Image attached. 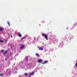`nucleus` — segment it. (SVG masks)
<instances>
[{"label":"nucleus","instance_id":"f257e3e1","mask_svg":"<svg viewBox=\"0 0 77 77\" xmlns=\"http://www.w3.org/2000/svg\"><path fill=\"white\" fill-rule=\"evenodd\" d=\"M42 36L44 37H45L46 40H48V36H47V34L43 33L42 34Z\"/></svg>","mask_w":77,"mask_h":77},{"label":"nucleus","instance_id":"f03ea898","mask_svg":"<svg viewBox=\"0 0 77 77\" xmlns=\"http://www.w3.org/2000/svg\"><path fill=\"white\" fill-rule=\"evenodd\" d=\"M42 59H38L37 61V62L38 63H41V62H42Z\"/></svg>","mask_w":77,"mask_h":77},{"label":"nucleus","instance_id":"7ed1b4c3","mask_svg":"<svg viewBox=\"0 0 77 77\" xmlns=\"http://www.w3.org/2000/svg\"><path fill=\"white\" fill-rule=\"evenodd\" d=\"M48 61H47V60H46L44 62V63H42V64H45L46 63H48Z\"/></svg>","mask_w":77,"mask_h":77},{"label":"nucleus","instance_id":"20e7f679","mask_svg":"<svg viewBox=\"0 0 77 77\" xmlns=\"http://www.w3.org/2000/svg\"><path fill=\"white\" fill-rule=\"evenodd\" d=\"M18 35L20 38H21L22 37V36L21 35V34L20 33H18Z\"/></svg>","mask_w":77,"mask_h":77},{"label":"nucleus","instance_id":"39448f33","mask_svg":"<svg viewBox=\"0 0 77 77\" xmlns=\"http://www.w3.org/2000/svg\"><path fill=\"white\" fill-rule=\"evenodd\" d=\"M34 74V72H33L32 73H31L29 75V76L28 77H31V75H33Z\"/></svg>","mask_w":77,"mask_h":77},{"label":"nucleus","instance_id":"423d86ee","mask_svg":"<svg viewBox=\"0 0 77 77\" xmlns=\"http://www.w3.org/2000/svg\"><path fill=\"white\" fill-rule=\"evenodd\" d=\"M25 46L24 45H23L22 46H21L20 47V49H23L24 48Z\"/></svg>","mask_w":77,"mask_h":77},{"label":"nucleus","instance_id":"0eeeda50","mask_svg":"<svg viewBox=\"0 0 77 77\" xmlns=\"http://www.w3.org/2000/svg\"><path fill=\"white\" fill-rule=\"evenodd\" d=\"M8 52V51H5L3 54H4V55H5V54H6V53H7Z\"/></svg>","mask_w":77,"mask_h":77},{"label":"nucleus","instance_id":"6e6552de","mask_svg":"<svg viewBox=\"0 0 77 77\" xmlns=\"http://www.w3.org/2000/svg\"><path fill=\"white\" fill-rule=\"evenodd\" d=\"M4 30V29L3 28H0V32H1L2 31H3Z\"/></svg>","mask_w":77,"mask_h":77},{"label":"nucleus","instance_id":"1a4fd4ad","mask_svg":"<svg viewBox=\"0 0 77 77\" xmlns=\"http://www.w3.org/2000/svg\"><path fill=\"white\" fill-rule=\"evenodd\" d=\"M26 37H23L21 39V40H23V39H26Z\"/></svg>","mask_w":77,"mask_h":77},{"label":"nucleus","instance_id":"9d476101","mask_svg":"<svg viewBox=\"0 0 77 77\" xmlns=\"http://www.w3.org/2000/svg\"><path fill=\"white\" fill-rule=\"evenodd\" d=\"M38 48L41 50H43V48L41 47H38Z\"/></svg>","mask_w":77,"mask_h":77},{"label":"nucleus","instance_id":"9b49d317","mask_svg":"<svg viewBox=\"0 0 77 77\" xmlns=\"http://www.w3.org/2000/svg\"><path fill=\"white\" fill-rule=\"evenodd\" d=\"M0 42L1 43H3V42H4V41H3V40H0Z\"/></svg>","mask_w":77,"mask_h":77},{"label":"nucleus","instance_id":"f8f14e48","mask_svg":"<svg viewBox=\"0 0 77 77\" xmlns=\"http://www.w3.org/2000/svg\"><path fill=\"white\" fill-rule=\"evenodd\" d=\"M28 59H29V57L26 56V61H28Z\"/></svg>","mask_w":77,"mask_h":77},{"label":"nucleus","instance_id":"ddd939ff","mask_svg":"<svg viewBox=\"0 0 77 77\" xmlns=\"http://www.w3.org/2000/svg\"><path fill=\"white\" fill-rule=\"evenodd\" d=\"M24 74L25 75H26V76H27V75H29V73H25Z\"/></svg>","mask_w":77,"mask_h":77},{"label":"nucleus","instance_id":"4468645a","mask_svg":"<svg viewBox=\"0 0 77 77\" xmlns=\"http://www.w3.org/2000/svg\"><path fill=\"white\" fill-rule=\"evenodd\" d=\"M36 55L38 57H39V55L38 54H36Z\"/></svg>","mask_w":77,"mask_h":77},{"label":"nucleus","instance_id":"2eb2a0df","mask_svg":"<svg viewBox=\"0 0 77 77\" xmlns=\"http://www.w3.org/2000/svg\"><path fill=\"white\" fill-rule=\"evenodd\" d=\"M4 51H5L4 50H1V53H3Z\"/></svg>","mask_w":77,"mask_h":77},{"label":"nucleus","instance_id":"dca6fc26","mask_svg":"<svg viewBox=\"0 0 77 77\" xmlns=\"http://www.w3.org/2000/svg\"><path fill=\"white\" fill-rule=\"evenodd\" d=\"M8 25L9 26H10V23H9V22H8Z\"/></svg>","mask_w":77,"mask_h":77},{"label":"nucleus","instance_id":"f3484780","mask_svg":"<svg viewBox=\"0 0 77 77\" xmlns=\"http://www.w3.org/2000/svg\"><path fill=\"white\" fill-rule=\"evenodd\" d=\"M3 74H0V76H3Z\"/></svg>","mask_w":77,"mask_h":77},{"label":"nucleus","instance_id":"a211bd4d","mask_svg":"<svg viewBox=\"0 0 77 77\" xmlns=\"http://www.w3.org/2000/svg\"><path fill=\"white\" fill-rule=\"evenodd\" d=\"M11 55H12V53L11 52L10 53V56H11Z\"/></svg>","mask_w":77,"mask_h":77},{"label":"nucleus","instance_id":"6ab92c4d","mask_svg":"<svg viewBox=\"0 0 77 77\" xmlns=\"http://www.w3.org/2000/svg\"><path fill=\"white\" fill-rule=\"evenodd\" d=\"M75 66H76V67H77V63H76L75 64Z\"/></svg>","mask_w":77,"mask_h":77},{"label":"nucleus","instance_id":"aec40b11","mask_svg":"<svg viewBox=\"0 0 77 77\" xmlns=\"http://www.w3.org/2000/svg\"><path fill=\"white\" fill-rule=\"evenodd\" d=\"M10 35H11V37L12 38V34H11Z\"/></svg>","mask_w":77,"mask_h":77},{"label":"nucleus","instance_id":"412c9836","mask_svg":"<svg viewBox=\"0 0 77 77\" xmlns=\"http://www.w3.org/2000/svg\"><path fill=\"white\" fill-rule=\"evenodd\" d=\"M5 59V60H8V58H6Z\"/></svg>","mask_w":77,"mask_h":77},{"label":"nucleus","instance_id":"4be33fe9","mask_svg":"<svg viewBox=\"0 0 77 77\" xmlns=\"http://www.w3.org/2000/svg\"><path fill=\"white\" fill-rule=\"evenodd\" d=\"M1 37L0 36V38H1Z\"/></svg>","mask_w":77,"mask_h":77}]
</instances>
